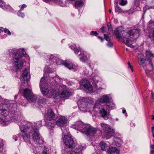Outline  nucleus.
<instances>
[{
  "mask_svg": "<svg viewBox=\"0 0 154 154\" xmlns=\"http://www.w3.org/2000/svg\"><path fill=\"white\" fill-rule=\"evenodd\" d=\"M14 111H12L10 113L9 118L8 117L4 119L0 118V124L4 126L8 125L11 121L17 122L21 131L20 136L21 137H22L25 142L28 141L32 137V140L35 143L42 144L44 141L38 131L39 128L42 126V121L35 123H28L24 125L23 117Z\"/></svg>",
  "mask_w": 154,
  "mask_h": 154,
  "instance_id": "f257e3e1",
  "label": "nucleus"
},
{
  "mask_svg": "<svg viewBox=\"0 0 154 154\" xmlns=\"http://www.w3.org/2000/svg\"><path fill=\"white\" fill-rule=\"evenodd\" d=\"M63 81L57 75H50L42 77L40 83L41 91L44 95L50 98L54 95L61 98L68 97L72 94L73 90L67 88L66 85L61 84Z\"/></svg>",
  "mask_w": 154,
  "mask_h": 154,
  "instance_id": "f03ea898",
  "label": "nucleus"
},
{
  "mask_svg": "<svg viewBox=\"0 0 154 154\" xmlns=\"http://www.w3.org/2000/svg\"><path fill=\"white\" fill-rule=\"evenodd\" d=\"M7 53L9 56L15 54L12 61L14 66L16 70L21 69L25 62L24 60L23 59V57L27 55L24 49L20 48L18 50L14 49H10Z\"/></svg>",
  "mask_w": 154,
  "mask_h": 154,
  "instance_id": "7ed1b4c3",
  "label": "nucleus"
},
{
  "mask_svg": "<svg viewBox=\"0 0 154 154\" xmlns=\"http://www.w3.org/2000/svg\"><path fill=\"white\" fill-rule=\"evenodd\" d=\"M17 104L13 100H10L8 99L5 100L4 103L0 105V114L4 117H6L3 119L9 117L8 116L10 113L13 111H15L16 109Z\"/></svg>",
  "mask_w": 154,
  "mask_h": 154,
  "instance_id": "20e7f679",
  "label": "nucleus"
},
{
  "mask_svg": "<svg viewBox=\"0 0 154 154\" xmlns=\"http://www.w3.org/2000/svg\"><path fill=\"white\" fill-rule=\"evenodd\" d=\"M121 26L119 27L116 29L115 31V35L116 38L119 40L121 39L123 42L128 46L136 49L137 48V46H133L131 44V42L130 39V32L126 31H123Z\"/></svg>",
  "mask_w": 154,
  "mask_h": 154,
  "instance_id": "39448f33",
  "label": "nucleus"
},
{
  "mask_svg": "<svg viewBox=\"0 0 154 154\" xmlns=\"http://www.w3.org/2000/svg\"><path fill=\"white\" fill-rule=\"evenodd\" d=\"M72 127L88 135L95 133L97 131L95 128H93L90 125L85 124L80 121L75 122L74 124L72 125Z\"/></svg>",
  "mask_w": 154,
  "mask_h": 154,
  "instance_id": "423d86ee",
  "label": "nucleus"
},
{
  "mask_svg": "<svg viewBox=\"0 0 154 154\" xmlns=\"http://www.w3.org/2000/svg\"><path fill=\"white\" fill-rule=\"evenodd\" d=\"M23 95L24 97L29 103H37L39 105L45 103L46 100L42 97L38 98L37 95L33 94L30 89L26 88L24 90Z\"/></svg>",
  "mask_w": 154,
  "mask_h": 154,
  "instance_id": "0eeeda50",
  "label": "nucleus"
},
{
  "mask_svg": "<svg viewBox=\"0 0 154 154\" xmlns=\"http://www.w3.org/2000/svg\"><path fill=\"white\" fill-rule=\"evenodd\" d=\"M61 128L63 131L62 135H64L63 141L67 147L65 151L66 152L70 151L75 147V144L73 143L72 138L70 134H68L69 133V130L66 128L65 126L64 129L62 127H61Z\"/></svg>",
  "mask_w": 154,
  "mask_h": 154,
  "instance_id": "6e6552de",
  "label": "nucleus"
},
{
  "mask_svg": "<svg viewBox=\"0 0 154 154\" xmlns=\"http://www.w3.org/2000/svg\"><path fill=\"white\" fill-rule=\"evenodd\" d=\"M114 106L104 105L101 106L99 105L98 106H93V107H90L89 110L90 112H92L93 113L98 112L101 115L103 118H105L109 115V112L105 110H110L114 108Z\"/></svg>",
  "mask_w": 154,
  "mask_h": 154,
  "instance_id": "1a4fd4ad",
  "label": "nucleus"
},
{
  "mask_svg": "<svg viewBox=\"0 0 154 154\" xmlns=\"http://www.w3.org/2000/svg\"><path fill=\"white\" fill-rule=\"evenodd\" d=\"M45 117L46 119V125L47 128L50 130V134L52 135L53 132V128H54L55 126L54 120L57 119V116L51 109L48 110Z\"/></svg>",
  "mask_w": 154,
  "mask_h": 154,
  "instance_id": "9d476101",
  "label": "nucleus"
},
{
  "mask_svg": "<svg viewBox=\"0 0 154 154\" xmlns=\"http://www.w3.org/2000/svg\"><path fill=\"white\" fill-rule=\"evenodd\" d=\"M29 140L27 142V147L29 148L30 151H32L36 154H48V149L45 146H35L33 145L32 143L29 141Z\"/></svg>",
  "mask_w": 154,
  "mask_h": 154,
  "instance_id": "9b49d317",
  "label": "nucleus"
},
{
  "mask_svg": "<svg viewBox=\"0 0 154 154\" xmlns=\"http://www.w3.org/2000/svg\"><path fill=\"white\" fill-rule=\"evenodd\" d=\"M99 105L103 106L104 105L114 106L115 107V105L112 102L110 101V97L108 95H104L96 101L95 103L94 106H98Z\"/></svg>",
  "mask_w": 154,
  "mask_h": 154,
  "instance_id": "f8f14e48",
  "label": "nucleus"
},
{
  "mask_svg": "<svg viewBox=\"0 0 154 154\" xmlns=\"http://www.w3.org/2000/svg\"><path fill=\"white\" fill-rule=\"evenodd\" d=\"M87 102V100L86 98L82 97L78 101L77 103L79 107L80 108V110L85 112V111H90L89 109L91 107H93L94 105H91L89 103H85Z\"/></svg>",
  "mask_w": 154,
  "mask_h": 154,
  "instance_id": "ddd939ff",
  "label": "nucleus"
},
{
  "mask_svg": "<svg viewBox=\"0 0 154 154\" xmlns=\"http://www.w3.org/2000/svg\"><path fill=\"white\" fill-rule=\"evenodd\" d=\"M30 74L28 69H25L23 71L22 77L20 79L21 86L27 87L29 85V82L30 79Z\"/></svg>",
  "mask_w": 154,
  "mask_h": 154,
  "instance_id": "4468645a",
  "label": "nucleus"
},
{
  "mask_svg": "<svg viewBox=\"0 0 154 154\" xmlns=\"http://www.w3.org/2000/svg\"><path fill=\"white\" fill-rule=\"evenodd\" d=\"M102 130L103 131L104 135L105 136H111L115 134V131L113 128L105 123L100 124Z\"/></svg>",
  "mask_w": 154,
  "mask_h": 154,
  "instance_id": "2eb2a0df",
  "label": "nucleus"
},
{
  "mask_svg": "<svg viewBox=\"0 0 154 154\" xmlns=\"http://www.w3.org/2000/svg\"><path fill=\"white\" fill-rule=\"evenodd\" d=\"M76 54H78L79 52L80 54H79L80 60L83 62H88V58L86 55V52L82 50L80 48H76L74 50Z\"/></svg>",
  "mask_w": 154,
  "mask_h": 154,
  "instance_id": "dca6fc26",
  "label": "nucleus"
},
{
  "mask_svg": "<svg viewBox=\"0 0 154 154\" xmlns=\"http://www.w3.org/2000/svg\"><path fill=\"white\" fill-rule=\"evenodd\" d=\"M79 83L81 86H83L88 92L92 93L93 88L90 82L88 80L83 79Z\"/></svg>",
  "mask_w": 154,
  "mask_h": 154,
  "instance_id": "f3484780",
  "label": "nucleus"
},
{
  "mask_svg": "<svg viewBox=\"0 0 154 154\" xmlns=\"http://www.w3.org/2000/svg\"><path fill=\"white\" fill-rule=\"evenodd\" d=\"M76 149H75L74 150L72 151L73 149L70 151H68L66 152L65 151L66 148L67 147L66 146L64 147L65 149L63 150H62V152L64 153V154H66V153H67L68 152H70L71 151V152L70 154H82V150L83 149L84 147L81 145H78L76 147Z\"/></svg>",
  "mask_w": 154,
  "mask_h": 154,
  "instance_id": "a211bd4d",
  "label": "nucleus"
},
{
  "mask_svg": "<svg viewBox=\"0 0 154 154\" xmlns=\"http://www.w3.org/2000/svg\"><path fill=\"white\" fill-rule=\"evenodd\" d=\"M64 65L69 69L73 71H76L78 68V67L77 66L68 60L65 61Z\"/></svg>",
  "mask_w": 154,
  "mask_h": 154,
  "instance_id": "6ab92c4d",
  "label": "nucleus"
},
{
  "mask_svg": "<svg viewBox=\"0 0 154 154\" xmlns=\"http://www.w3.org/2000/svg\"><path fill=\"white\" fill-rule=\"evenodd\" d=\"M128 32L130 33V37H129L130 38L129 40H131V44L132 45L133 39H136L139 36V32L137 29H131V31Z\"/></svg>",
  "mask_w": 154,
  "mask_h": 154,
  "instance_id": "aec40b11",
  "label": "nucleus"
},
{
  "mask_svg": "<svg viewBox=\"0 0 154 154\" xmlns=\"http://www.w3.org/2000/svg\"><path fill=\"white\" fill-rule=\"evenodd\" d=\"M67 119L66 117L61 116L56 122V125L61 127L64 128L65 125L67 123Z\"/></svg>",
  "mask_w": 154,
  "mask_h": 154,
  "instance_id": "412c9836",
  "label": "nucleus"
},
{
  "mask_svg": "<svg viewBox=\"0 0 154 154\" xmlns=\"http://www.w3.org/2000/svg\"><path fill=\"white\" fill-rule=\"evenodd\" d=\"M109 146V144H107L103 141H101L99 143V146L101 149L103 151H106L109 149L110 148Z\"/></svg>",
  "mask_w": 154,
  "mask_h": 154,
  "instance_id": "4be33fe9",
  "label": "nucleus"
},
{
  "mask_svg": "<svg viewBox=\"0 0 154 154\" xmlns=\"http://www.w3.org/2000/svg\"><path fill=\"white\" fill-rule=\"evenodd\" d=\"M0 7L5 10L11 11H12V8L10 5H6L5 3L1 0H0Z\"/></svg>",
  "mask_w": 154,
  "mask_h": 154,
  "instance_id": "5701e85b",
  "label": "nucleus"
},
{
  "mask_svg": "<svg viewBox=\"0 0 154 154\" xmlns=\"http://www.w3.org/2000/svg\"><path fill=\"white\" fill-rule=\"evenodd\" d=\"M149 63L147 65H146L144 68V69L146 74H147L148 73L150 72L153 68L151 60H149Z\"/></svg>",
  "mask_w": 154,
  "mask_h": 154,
  "instance_id": "b1692460",
  "label": "nucleus"
},
{
  "mask_svg": "<svg viewBox=\"0 0 154 154\" xmlns=\"http://www.w3.org/2000/svg\"><path fill=\"white\" fill-rule=\"evenodd\" d=\"M119 151L116 148L111 147L108 150V154H119Z\"/></svg>",
  "mask_w": 154,
  "mask_h": 154,
  "instance_id": "393cba45",
  "label": "nucleus"
},
{
  "mask_svg": "<svg viewBox=\"0 0 154 154\" xmlns=\"http://www.w3.org/2000/svg\"><path fill=\"white\" fill-rule=\"evenodd\" d=\"M54 71V69L51 68L50 65L49 66L48 63L46 64L44 70V72L48 73L53 72Z\"/></svg>",
  "mask_w": 154,
  "mask_h": 154,
  "instance_id": "a878e982",
  "label": "nucleus"
},
{
  "mask_svg": "<svg viewBox=\"0 0 154 154\" xmlns=\"http://www.w3.org/2000/svg\"><path fill=\"white\" fill-rule=\"evenodd\" d=\"M146 58H149L150 57H153L154 54L152 53L150 50L147 51L146 52Z\"/></svg>",
  "mask_w": 154,
  "mask_h": 154,
  "instance_id": "bb28decb",
  "label": "nucleus"
},
{
  "mask_svg": "<svg viewBox=\"0 0 154 154\" xmlns=\"http://www.w3.org/2000/svg\"><path fill=\"white\" fill-rule=\"evenodd\" d=\"M55 59H56V60L55 63H56V64L57 65H64V63L65 62V61H63L57 57V58H55Z\"/></svg>",
  "mask_w": 154,
  "mask_h": 154,
  "instance_id": "cd10ccee",
  "label": "nucleus"
},
{
  "mask_svg": "<svg viewBox=\"0 0 154 154\" xmlns=\"http://www.w3.org/2000/svg\"><path fill=\"white\" fill-rule=\"evenodd\" d=\"M57 57L54 55H50L49 58L50 63L51 64H52L55 63L56 60L55 59Z\"/></svg>",
  "mask_w": 154,
  "mask_h": 154,
  "instance_id": "c85d7f7f",
  "label": "nucleus"
},
{
  "mask_svg": "<svg viewBox=\"0 0 154 154\" xmlns=\"http://www.w3.org/2000/svg\"><path fill=\"white\" fill-rule=\"evenodd\" d=\"M146 60L143 58H141L140 62V66L144 68L146 65Z\"/></svg>",
  "mask_w": 154,
  "mask_h": 154,
  "instance_id": "c756f323",
  "label": "nucleus"
},
{
  "mask_svg": "<svg viewBox=\"0 0 154 154\" xmlns=\"http://www.w3.org/2000/svg\"><path fill=\"white\" fill-rule=\"evenodd\" d=\"M113 140L116 143L119 144H120L122 142V140L120 138L115 137L113 138Z\"/></svg>",
  "mask_w": 154,
  "mask_h": 154,
  "instance_id": "7c9ffc66",
  "label": "nucleus"
},
{
  "mask_svg": "<svg viewBox=\"0 0 154 154\" xmlns=\"http://www.w3.org/2000/svg\"><path fill=\"white\" fill-rule=\"evenodd\" d=\"M83 3V2L81 0L76 1L75 2V7H80L82 6Z\"/></svg>",
  "mask_w": 154,
  "mask_h": 154,
  "instance_id": "2f4dec72",
  "label": "nucleus"
},
{
  "mask_svg": "<svg viewBox=\"0 0 154 154\" xmlns=\"http://www.w3.org/2000/svg\"><path fill=\"white\" fill-rule=\"evenodd\" d=\"M93 88V91L92 92V93L93 92H94L96 91L97 92L99 91V90L102 89V88L101 87H98L97 85H96L95 87Z\"/></svg>",
  "mask_w": 154,
  "mask_h": 154,
  "instance_id": "473e14b6",
  "label": "nucleus"
},
{
  "mask_svg": "<svg viewBox=\"0 0 154 154\" xmlns=\"http://www.w3.org/2000/svg\"><path fill=\"white\" fill-rule=\"evenodd\" d=\"M150 38L154 44V29H153L150 36Z\"/></svg>",
  "mask_w": 154,
  "mask_h": 154,
  "instance_id": "72a5a7b5",
  "label": "nucleus"
},
{
  "mask_svg": "<svg viewBox=\"0 0 154 154\" xmlns=\"http://www.w3.org/2000/svg\"><path fill=\"white\" fill-rule=\"evenodd\" d=\"M140 4V0H134V5L136 7H139Z\"/></svg>",
  "mask_w": 154,
  "mask_h": 154,
  "instance_id": "f704fd0d",
  "label": "nucleus"
},
{
  "mask_svg": "<svg viewBox=\"0 0 154 154\" xmlns=\"http://www.w3.org/2000/svg\"><path fill=\"white\" fill-rule=\"evenodd\" d=\"M115 11L116 12L119 13L121 11V8L118 5V3H116L115 5Z\"/></svg>",
  "mask_w": 154,
  "mask_h": 154,
  "instance_id": "c9c22d12",
  "label": "nucleus"
},
{
  "mask_svg": "<svg viewBox=\"0 0 154 154\" xmlns=\"http://www.w3.org/2000/svg\"><path fill=\"white\" fill-rule=\"evenodd\" d=\"M21 11L20 10L19 11L17 12V15L19 17L23 18L25 16V15L23 13L21 12Z\"/></svg>",
  "mask_w": 154,
  "mask_h": 154,
  "instance_id": "e433bc0d",
  "label": "nucleus"
},
{
  "mask_svg": "<svg viewBox=\"0 0 154 154\" xmlns=\"http://www.w3.org/2000/svg\"><path fill=\"white\" fill-rule=\"evenodd\" d=\"M148 26L149 27H152L154 26V21L150 20L149 22Z\"/></svg>",
  "mask_w": 154,
  "mask_h": 154,
  "instance_id": "4c0bfd02",
  "label": "nucleus"
},
{
  "mask_svg": "<svg viewBox=\"0 0 154 154\" xmlns=\"http://www.w3.org/2000/svg\"><path fill=\"white\" fill-rule=\"evenodd\" d=\"M82 70L83 72H82V73L84 74V75H86L88 74V70L86 68H83Z\"/></svg>",
  "mask_w": 154,
  "mask_h": 154,
  "instance_id": "58836bf2",
  "label": "nucleus"
},
{
  "mask_svg": "<svg viewBox=\"0 0 154 154\" xmlns=\"http://www.w3.org/2000/svg\"><path fill=\"white\" fill-rule=\"evenodd\" d=\"M127 3V1L126 0H122L119 3V4L121 5H125Z\"/></svg>",
  "mask_w": 154,
  "mask_h": 154,
  "instance_id": "ea45409f",
  "label": "nucleus"
},
{
  "mask_svg": "<svg viewBox=\"0 0 154 154\" xmlns=\"http://www.w3.org/2000/svg\"><path fill=\"white\" fill-rule=\"evenodd\" d=\"M69 48L72 50H74L76 48L75 45L74 43H72L69 46Z\"/></svg>",
  "mask_w": 154,
  "mask_h": 154,
  "instance_id": "a19ab883",
  "label": "nucleus"
},
{
  "mask_svg": "<svg viewBox=\"0 0 154 154\" xmlns=\"http://www.w3.org/2000/svg\"><path fill=\"white\" fill-rule=\"evenodd\" d=\"M4 29V31L5 33H6L7 34H8L9 35H11V32L8 29L5 28V29Z\"/></svg>",
  "mask_w": 154,
  "mask_h": 154,
  "instance_id": "79ce46f5",
  "label": "nucleus"
},
{
  "mask_svg": "<svg viewBox=\"0 0 154 154\" xmlns=\"http://www.w3.org/2000/svg\"><path fill=\"white\" fill-rule=\"evenodd\" d=\"M91 76L92 77V80H93L94 82L95 83L96 82H97L98 81L96 79V77L95 76H94V73H92V74Z\"/></svg>",
  "mask_w": 154,
  "mask_h": 154,
  "instance_id": "37998d69",
  "label": "nucleus"
},
{
  "mask_svg": "<svg viewBox=\"0 0 154 154\" xmlns=\"http://www.w3.org/2000/svg\"><path fill=\"white\" fill-rule=\"evenodd\" d=\"M107 28L109 32H110L112 31V29L111 28L110 24L109 23H107Z\"/></svg>",
  "mask_w": 154,
  "mask_h": 154,
  "instance_id": "c03bdc74",
  "label": "nucleus"
},
{
  "mask_svg": "<svg viewBox=\"0 0 154 154\" xmlns=\"http://www.w3.org/2000/svg\"><path fill=\"white\" fill-rule=\"evenodd\" d=\"M104 38L106 39L107 41L109 42L110 40V38L106 34H104Z\"/></svg>",
  "mask_w": 154,
  "mask_h": 154,
  "instance_id": "a18cd8bd",
  "label": "nucleus"
},
{
  "mask_svg": "<svg viewBox=\"0 0 154 154\" xmlns=\"http://www.w3.org/2000/svg\"><path fill=\"white\" fill-rule=\"evenodd\" d=\"M128 67L129 68H130L131 69L132 72L133 71V67L132 66H131V64L130 62H128Z\"/></svg>",
  "mask_w": 154,
  "mask_h": 154,
  "instance_id": "49530a36",
  "label": "nucleus"
},
{
  "mask_svg": "<svg viewBox=\"0 0 154 154\" xmlns=\"http://www.w3.org/2000/svg\"><path fill=\"white\" fill-rule=\"evenodd\" d=\"M126 12L129 14H132L134 12V9L133 8H131L129 10L126 11Z\"/></svg>",
  "mask_w": 154,
  "mask_h": 154,
  "instance_id": "de8ad7c7",
  "label": "nucleus"
},
{
  "mask_svg": "<svg viewBox=\"0 0 154 154\" xmlns=\"http://www.w3.org/2000/svg\"><path fill=\"white\" fill-rule=\"evenodd\" d=\"M27 104V103H26V101H25L24 100L21 102V105L23 106H26Z\"/></svg>",
  "mask_w": 154,
  "mask_h": 154,
  "instance_id": "09e8293b",
  "label": "nucleus"
},
{
  "mask_svg": "<svg viewBox=\"0 0 154 154\" xmlns=\"http://www.w3.org/2000/svg\"><path fill=\"white\" fill-rule=\"evenodd\" d=\"M91 35H94L97 36L98 35V33L96 31H92L91 33Z\"/></svg>",
  "mask_w": 154,
  "mask_h": 154,
  "instance_id": "8fccbe9b",
  "label": "nucleus"
},
{
  "mask_svg": "<svg viewBox=\"0 0 154 154\" xmlns=\"http://www.w3.org/2000/svg\"><path fill=\"white\" fill-rule=\"evenodd\" d=\"M26 7V6L24 4H23L21 6L20 10V11H22L23 9L25 8Z\"/></svg>",
  "mask_w": 154,
  "mask_h": 154,
  "instance_id": "3c124183",
  "label": "nucleus"
},
{
  "mask_svg": "<svg viewBox=\"0 0 154 154\" xmlns=\"http://www.w3.org/2000/svg\"><path fill=\"white\" fill-rule=\"evenodd\" d=\"M107 45L109 47H111L112 46V44L111 43L109 42L107 44Z\"/></svg>",
  "mask_w": 154,
  "mask_h": 154,
  "instance_id": "603ef678",
  "label": "nucleus"
},
{
  "mask_svg": "<svg viewBox=\"0 0 154 154\" xmlns=\"http://www.w3.org/2000/svg\"><path fill=\"white\" fill-rule=\"evenodd\" d=\"M13 138L14 139L15 141H16L17 140V137L16 135L14 136L13 137Z\"/></svg>",
  "mask_w": 154,
  "mask_h": 154,
  "instance_id": "864d4df0",
  "label": "nucleus"
},
{
  "mask_svg": "<svg viewBox=\"0 0 154 154\" xmlns=\"http://www.w3.org/2000/svg\"><path fill=\"white\" fill-rule=\"evenodd\" d=\"M104 26H103L101 28V29L102 30V31L103 32H105V30L104 29Z\"/></svg>",
  "mask_w": 154,
  "mask_h": 154,
  "instance_id": "5fc2aeb1",
  "label": "nucleus"
},
{
  "mask_svg": "<svg viewBox=\"0 0 154 154\" xmlns=\"http://www.w3.org/2000/svg\"><path fill=\"white\" fill-rule=\"evenodd\" d=\"M131 126V127H134L135 125L134 123H131L130 124Z\"/></svg>",
  "mask_w": 154,
  "mask_h": 154,
  "instance_id": "6e6d98bb",
  "label": "nucleus"
},
{
  "mask_svg": "<svg viewBox=\"0 0 154 154\" xmlns=\"http://www.w3.org/2000/svg\"><path fill=\"white\" fill-rule=\"evenodd\" d=\"M98 38H99L101 40V42H103V38L102 37H101L98 36Z\"/></svg>",
  "mask_w": 154,
  "mask_h": 154,
  "instance_id": "4d7b16f0",
  "label": "nucleus"
},
{
  "mask_svg": "<svg viewBox=\"0 0 154 154\" xmlns=\"http://www.w3.org/2000/svg\"><path fill=\"white\" fill-rule=\"evenodd\" d=\"M4 28L2 27H0V33H1L2 32H3V30Z\"/></svg>",
  "mask_w": 154,
  "mask_h": 154,
  "instance_id": "13d9d810",
  "label": "nucleus"
},
{
  "mask_svg": "<svg viewBox=\"0 0 154 154\" xmlns=\"http://www.w3.org/2000/svg\"><path fill=\"white\" fill-rule=\"evenodd\" d=\"M151 94H152V100L154 101V94H153L152 93Z\"/></svg>",
  "mask_w": 154,
  "mask_h": 154,
  "instance_id": "bf43d9fd",
  "label": "nucleus"
},
{
  "mask_svg": "<svg viewBox=\"0 0 154 154\" xmlns=\"http://www.w3.org/2000/svg\"><path fill=\"white\" fill-rule=\"evenodd\" d=\"M114 22L115 23H118V20H114Z\"/></svg>",
  "mask_w": 154,
  "mask_h": 154,
  "instance_id": "052dcab7",
  "label": "nucleus"
},
{
  "mask_svg": "<svg viewBox=\"0 0 154 154\" xmlns=\"http://www.w3.org/2000/svg\"><path fill=\"white\" fill-rule=\"evenodd\" d=\"M126 110L125 109L123 110H122V113H123L124 114L126 112Z\"/></svg>",
  "mask_w": 154,
  "mask_h": 154,
  "instance_id": "680f3d73",
  "label": "nucleus"
},
{
  "mask_svg": "<svg viewBox=\"0 0 154 154\" xmlns=\"http://www.w3.org/2000/svg\"><path fill=\"white\" fill-rule=\"evenodd\" d=\"M151 129H152V132H154V126H152V127Z\"/></svg>",
  "mask_w": 154,
  "mask_h": 154,
  "instance_id": "e2e57ef3",
  "label": "nucleus"
},
{
  "mask_svg": "<svg viewBox=\"0 0 154 154\" xmlns=\"http://www.w3.org/2000/svg\"><path fill=\"white\" fill-rule=\"evenodd\" d=\"M152 119L153 120H154V115H152Z\"/></svg>",
  "mask_w": 154,
  "mask_h": 154,
  "instance_id": "0e129e2a",
  "label": "nucleus"
},
{
  "mask_svg": "<svg viewBox=\"0 0 154 154\" xmlns=\"http://www.w3.org/2000/svg\"><path fill=\"white\" fill-rule=\"evenodd\" d=\"M115 120L116 121H118L119 120V119L118 118H116Z\"/></svg>",
  "mask_w": 154,
  "mask_h": 154,
  "instance_id": "69168bd1",
  "label": "nucleus"
},
{
  "mask_svg": "<svg viewBox=\"0 0 154 154\" xmlns=\"http://www.w3.org/2000/svg\"><path fill=\"white\" fill-rule=\"evenodd\" d=\"M152 136H153V137H154V132H152Z\"/></svg>",
  "mask_w": 154,
  "mask_h": 154,
  "instance_id": "338daca9",
  "label": "nucleus"
},
{
  "mask_svg": "<svg viewBox=\"0 0 154 154\" xmlns=\"http://www.w3.org/2000/svg\"><path fill=\"white\" fill-rule=\"evenodd\" d=\"M109 12L110 13H111V12H112V11H111V10L110 9H109Z\"/></svg>",
  "mask_w": 154,
  "mask_h": 154,
  "instance_id": "774afa93",
  "label": "nucleus"
}]
</instances>
